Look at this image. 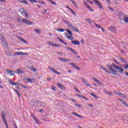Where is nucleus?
Segmentation results:
<instances>
[{
  "label": "nucleus",
  "instance_id": "e433bc0d",
  "mask_svg": "<svg viewBox=\"0 0 128 128\" xmlns=\"http://www.w3.org/2000/svg\"><path fill=\"white\" fill-rule=\"evenodd\" d=\"M29 2H32V4H33V2H36V0H28Z\"/></svg>",
  "mask_w": 128,
  "mask_h": 128
},
{
  "label": "nucleus",
  "instance_id": "79ce46f5",
  "mask_svg": "<svg viewBox=\"0 0 128 128\" xmlns=\"http://www.w3.org/2000/svg\"><path fill=\"white\" fill-rule=\"evenodd\" d=\"M36 34H40V31L38 29L36 30Z\"/></svg>",
  "mask_w": 128,
  "mask_h": 128
},
{
  "label": "nucleus",
  "instance_id": "c756f323",
  "mask_svg": "<svg viewBox=\"0 0 128 128\" xmlns=\"http://www.w3.org/2000/svg\"><path fill=\"white\" fill-rule=\"evenodd\" d=\"M16 72L17 74H22V72H24L22 70L19 69V70H17Z\"/></svg>",
  "mask_w": 128,
  "mask_h": 128
},
{
  "label": "nucleus",
  "instance_id": "6e6d98bb",
  "mask_svg": "<svg viewBox=\"0 0 128 128\" xmlns=\"http://www.w3.org/2000/svg\"><path fill=\"white\" fill-rule=\"evenodd\" d=\"M82 98H84L86 100H88L86 98V96H82Z\"/></svg>",
  "mask_w": 128,
  "mask_h": 128
},
{
  "label": "nucleus",
  "instance_id": "412c9836",
  "mask_svg": "<svg viewBox=\"0 0 128 128\" xmlns=\"http://www.w3.org/2000/svg\"><path fill=\"white\" fill-rule=\"evenodd\" d=\"M72 30H74L75 32H79L78 29V28H76V26H73L72 28Z\"/></svg>",
  "mask_w": 128,
  "mask_h": 128
},
{
  "label": "nucleus",
  "instance_id": "13d9d810",
  "mask_svg": "<svg viewBox=\"0 0 128 128\" xmlns=\"http://www.w3.org/2000/svg\"><path fill=\"white\" fill-rule=\"evenodd\" d=\"M91 96H96V94L92 92H91Z\"/></svg>",
  "mask_w": 128,
  "mask_h": 128
},
{
  "label": "nucleus",
  "instance_id": "864d4df0",
  "mask_svg": "<svg viewBox=\"0 0 128 128\" xmlns=\"http://www.w3.org/2000/svg\"><path fill=\"white\" fill-rule=\"evenodd\" d=\"M119 100L120 102H122V104H123L124 102V100Z\"/></svg>",
  "mask_w": 128,
  "mask_h": 128
},
{
  "label": "nucleus",
  "instance_id": "4c0bfd02",
  "mask_svg": "<svg viewBox=\"0 0 128 128\" xmlns=\"http://www.w3.org/2000/svg\"><path fill=\"white\" fill-rule=\"evenodd\" d=\"M114 62L116 64H118V66H122V64H121L120 62H116V60H114Z\"/></svg>",
  "mask_w": 128,
  "mask_h": 128
},
{
  "label": "nucleus",
  "instance_id": "58836bf2",
  "mask_svg": "<svg viewBox=\"0 0 128 128\" xmlns=\"http://www.w3.org/2000/svg\"><path fill=\"white\" fill-rule=\"evenodd\" d=\"M95 25L96 28H102V27H100L98 24H95Z\"/></svg>",
  "mask_w": 128,
  "mask_h": 128
},
{
  "label": "nucleus",
  "instance_id": "680f3d73",
  "mask_svg": "<svg viewBox=\"0 0 128 128\" xmlns=\"http://www.w3.org/2000/svg\"><path fill=\"white\" fill-rule=\"evenodd\" d=\"M106 2H108V4H111L110 0H106Z\"/></svg>",
  "mask_w": 128,
  "mask_h": 128
},
{
  "label": "nucleus",
  "instance_id": "72a5a7b5",
  "mask_svg": "<svg viewBox=\"0 0 128 128\" xmlns=\"http://www.w3.org/2000/svg\"><path fill=\"white\" fill-rule=\"evenodd\" d=\"M5 54H6V56H10V52H8V51H6L5 52Z\"/></svg>",
  "mask_w": 128,
  "mask_h": 128
},
{
  "label": "nucleus",
  "instance_id": "3c124183",
  "mask_svg": "<svg viewBox=\"0 0 128 128\" xmlns=\"http://www.w3.org/2000/svg\"><path fill=\"white\" fill-rule=\"evenodd\" d=\"M31 70H32V72H36V69L32 67V69H31Z\"/></svg>",
  "mask_w": 128,
  "mask_h": 128
},
{
  "label": "nucleus",
  "instance_id": "c03bdc74",
  "mask_svg": "<svg viewBox=\"0 0 128 128\" xmlns=\"http://www.w3.org/2000/svg\"><path fill=\"white\" fill-rule=\"evenodd\" d=\"M106 94H108V96H112V92H110V91H108L107 92H106Z\"/></svg>",
  "mask_w": 128,
  "mask_h": 128
},
{
  "label": "nucleus",
  "instance_id": "dca6fc26",
  "mask_svg": "<svg viewBox=\"0 0 128 128\" xmlns=\"http://www.w3.org/2000/svg\"><path fill=\"white\" fill-rule=\"evenodd\" d=\"M92 80H94V82H96L98 84H102V83L100 82L98 80L96 79V78H92Z\"/></svg>",
  "mask_w": 128,
  "mask_h": 128
},
{
  "label": "nucleus",
  "instance_id": "393cba45",
  "mask_svg": "<svg viewBox=\"0 0 128 128\" xmlns=\"http://www.w3.org/2000/svg\"><path fill=\"white\" fill-rule=\"evenodd\" d=\"M72 114H74V116H78V118H82L80 115L76 112H72Z\"/></svg>",
  "mask_w": 128,
  "mask_h": 128
},
{
  "label": "nucleus",
  "instance_id": "f03ea898",
  "mask_svg": "<svg viewBox=\"0 0 128 128\" xmlns=\"http://www.w3.org/2000/svg\"><path fill=\"white\" fill-rule=\"evenodd\" d=\"M19 22H22L24 24H28V26L34 25V24L28 20H26V18H18V19Z\"/></svg>",
  "mask_w": 128,
  "mask_h": 128
},
{
  "label": "nucleus",
  "instance_id": "bb28decb",
  "mask_svg": "<svg viewBox=\"0 0 128 128\" xmlns=\"http://www.w3.org/2000/svg\"><path fill=\"white\" fill-rule=\"evenodd\" d=\"M12 72H13L12 70H6V74H12Z\"/></svg>",
  "mask_w": 128,
  "mask_h": 128
},
{
  "label": "nucleus",
  "instance_id": "052dcab7",
  "mask_svg": "<svg viewBox=\"0 0 128 128\" xmlns=\"http://www.w3.org/2000/svg\"><path fill=\"white\" fill-rule=\"evenodd\" d=\"M86 2H90V4H92V2H90V0H85Z\"/></svg>",
  "mask_w": 128,
  "mask_h": 128
},
{
  "label": "nucleus",
  "instance_id": "5701e85b",
  "mask_svg": "<svg viewBox=\"0 0 128 128\" xmlns=\"http://www.w3.org/2000/svg\"><path fill=\"white\" fill-rule=\"evenodd\" d=\"M56 30H57L58 32H64V30L62 28L56 29Z\"/></svg>",
  "mask_w": 128,
  "mask_h": 128
},
{
  "label": "nucleus",
  "instance_id": "4468645a",
  "mask_svg": "<svg viewBox=\"0 0 128 128\" xmlns=\"http://www.w3.org/2000/svg\"><path fill=\"white\" fill-rule=\"evenodd\" d=\"M108 28L112 32H116V27L111 26Z\"/></svg>",
  "mask_w": 128,
  "mask_h": 128
},
{
  "label": "nucleus",
  "instance_id": "9b49d317",
  "mask_svg": "<svg viewBox=\"0 0 128 128\" xmlns=\"http://www.w3.org/2000/svg\"><path fill=\"white\" fill-rule=\"evenodd\" d=\"M72 44H75V46H79L80 44V42L78 40H72Z\"/></svg>",
  "mask_w": 128,
  "mask_h": 128
},
{
  "label": "nucleus",
  "instance_id": "6e6552de",
  "mask_svg": "<svg viewBox=\"0 0 128 128\" xmlns=\"http://www.w3.org/2000/svg\"><path fill=\"white\" fill-rule=\"evenodd\" d=\"M81 80H82V82H84V84H86V86H90V84H88V80H86V79H84V78H82Z\"/></svg>",
  "mask_w": 128,
  "mask_h": 128
},
{
  "label": "nucleus",
  "instance_id": "b1692460",
  "mask_svg": "<svg viewBox=\"0 0 128 128\" xmlns=\"http://www.w3.org/2000/svg\"><path fill=\"white\" fill-rule=\"evenodd\" d=\"M19 40H21L22 42H24V44H28V42L26 41V40H24L22 38V37H20L19 38Z\"/></svg>",
  "mask_w": 128,
  "mask_h": 128
},
{
  "label": "nucleus",
  "instance_id": "7ed1b4c3",
  "mask_svg": "<svg viewBox=\"0 0 128 128\" xmlns=\"http://www.w3.org/2000/svg\"><path fill=\"white\" fill-rule=\"evenodd\" d=\"M30 104L32 106H42L44 104V103L40 102V101H32L30 102Z\"/></svg>",
  "mask_w": 128,
  "mask_h": 128
},
{
  "label": "nucleus",
  "instance_id": "a18cd8bd",
  "mask_svg": "<svg viewBox=\"0 0 128 128\" xmlns=\"http://www.w3.org/2000/svg\"><path fill=\"white\" fill-rule=\"evenodd\" d=\"M69 28H72V26H74L72 25V24H68Z\"/></svg>",
  "mask_w": 128,
  "mask_h": 128
},
{
  "label": "nucleus",
  "instance_id": "f257e3e1",
  "mask_svg": "<svg viewBox=\"0 0 128 128\" xmlns=\"http://www.w3.org/2000/svg\"><path fill=\"white\" fill-rule=\"evenodd\" d=\"M122 66H124L126 69H128V63L125 64H122L121 66H118L114 64H112L111 65L107 64V67L108 70H110L112 74L114 76H116V74H118V72L120 74H122V72H124V69ZM112 68H116V70H114Z\"/></svg>",
  "mask_w": 128,
  "mask_h": 128
},
{
  "label": "nucleus",
  "instance_id": "a19ab883",
  "mask_svg": "<svg viewBox=\"0 0 128 128\" xmlns=\"http://www.w3.org/2000/svg\"><path fill=\"white\" fill-rule=\"evenodd\" d=\"M122 104H124L125 106H126V108H128V103L124 102H123Z\"/></svg>",
  "mask_w": 128,
  "mask_h": 128
},
{
  "label": "nucleus",
  "instance_id": "7c9ffc66",
  "mask_svg": "<svg viewBox=\"0 0 128 128\" xmlns=\"http://www.w3.org/2000/svg\"><path fill=\"white\" fill-rule=\"evenodd\" d=\"M2 42L4 43L3 44H4V46H8V43H6V40H2Z\"/></svg>",
  "mask_w": 128,
  "mask_h": 128
},
{
  "label": "nucleus",
  "instance_id": "e2e57ef3",
  "mask_svg": "<svg viewBox=\"0 0 128 128\" xmlns=\"http://www.w3.org/2000/svg\"><path fill=\"white\" fill-rule=\"evenodd\" d=\"M66 8H68V10H72V8H70L68 6H66Z\"/></svg>",
  "mask_w": 128,
  "mask_h": 128
},
{
  "label": "nucleus",
  "instance_id": "ddd939ff",
  "mask_svg": "<svg viewBox=\"0 0 128 128\" xmlns=\"http://www.w3.org/2000/svg\"><path fill=\"white\" fill-rule=\"evenodd\" d=\"M114 94L116 96H126V95L124 94L120 93V92H117L116 91H114Z\"/></svg>",
  "mask_w": 128,
  "mask_h": 128
},
{
  "label": "nucleus",
  "instance_id": "774afa93",
  "mask_svg": "<svg viewBox=\"0 0 128 128\" xmlns=\"http://www.w3.org/2000/svg\"><path fill=\"white\" fill-rule=\"evenodd\" d=\"M10 74H10L11 76H14V73L12 72V73H10Z\"/></svg>",
  "mask_w": 128,
  "mask_h": 128
},
{
  "label": "nucleus",
  "instance_id": "f8f14e48",
  "mask_svg": "<svg viewBox=\"0 0 128 128\" xmlns=\"http://www.w3.org/2000/svg\"><path fill=\"white\" fill-rule=\"evenodd\" d=\"M58 59L60 60V62H70V60L68 59H66L64 58H62L60 57H58Z\"/></svg>",
  "mask_w": 128,
  "mask_h": 128
},
{
  "label": "nucleus",
  "instance_id": "aec40b11",
  "mask_svg": "<svg viewBox=\"0 0 128 128\" xmlns=\"http://www.w3.org/2000/svg\"><path fill=\"white\" fill-rule=\"evenodd\" d=\"M67 48L68 50H70L72 51V52H73L74 54H78V53L76 52V51H74V50L72 48Z\"/></svg>",
  "mask_w": 128,
  "mask_h": 128
},
{
  "label": "nucleus",
  "instance_id": "f3484780",
  "mask_svg": "<svg viewBox=\"0 0 128 128\" xmlns=\"http://www.w3.org/2000/svg\"><path fill=\"white\" fill-rule=\"evenodd\" d=\"M58 86L60 88H61V90H66V87H64L62 84L58 83Z\"/></svg>",
  "mask_w": 128,
  "mask_h": 128
},
{
  "label": "nucleus",
  "instance_id": "2f4dec72",
  "mask_svg": "<svg viewBox=\"0 0 128 128\" xmlns=\"http://www.w3.org/2000/svg\"><path fill=\"white\" fill-rule=\"evenodd\" d=\"M57 40H59V42H62V43H64V41L62 40V38H60V37H58V38H57Z\"/></svg>",
  "mask_w": 128,
  "mask_h": 128
},
{
  "label": "nucleus",
  "instance_id": "0e129e2a",
  "mask_svg": "<svg viewBox=\"0 0 128 128\" xmlns=\"http://www.w3.org/2000/svg\"><path fill=\"white\" fill-rule=\"evenodd\" d=\"M32 118H34V120H36V118L34 116H32Z\"/></svg>",
  "mask_w": 128,
  "mask_h": 128
},
{
  "label": "nucleus",
  "instance_id": "a211bd4d",
  "mask_svg": "<svg viewBox=\"0 0 128 128\" xmlns=\"http://www.w3.org/2000/svg\"><path fill=\"white\" fill-rule=\"evenodd\" d=\"M9 83L12 86H18V84L16 83V82H14L12 80H9Z\"/></svg>",
  "mask_w": 128,
  "mask_h": 128
},
{
  "label": "nucleus",
  "instance_id": "8fccbe9b",
  "mask_svg": "<svg viewBox=\"0 0 128 128\" xmlns=\"http://www.w3.org/2000/svg\"><path fill=\"white\" fill-rule=\"evenodd\" d=\"M71 66H72L73 68H76V66L74 64H70Z\"/></svg>",
  "mask_w": 128,
  "mask_h": 128
},
{
  "label": "nucleus",
  "instance_id": "20e7f679",
  "mask_svg": "<svg viewBox=\"0 0 128 128\" xmlns=\"http://www.w3.org/2000/svg\"><path fill=\"white\" fill-rule=\"evenodd\" d=\"M1 116L2 117L4 122V124L6 125V128H8V122H6V112H4V111L2 112Z\"/></svg>",
  "mask_w": 128,
  "mask_h": 128
},
{
  "label": "nucleus",
  "instance_id": "ea45409f",
  "mask_svg": "<svg viewBox=\"0 0 128 128\" xmlns=\"http://www.w3.org/2000/svg\"><path fill=\"white\" fill-rule=\"evenodd\" d=\"M108 10H112V12H114V8L110 6H108Z\"/></svg>",
  "mask_w": 128,
  "mask_h": 128
},
{
  "label": "nucleus",
  "instance_id": "09e8293b",
  "mask_svg": "<svg viewBox=\"0 0 128 128\" xmlns=\"http://www.w3.org/2000/svg\"><path fill=\"white\" fill-rule=\"evenodd\" d=\"M103 70H105V72H107V74H110V72H108V70H106V68H104Z\"/></svg>",
  "mask_w": 128,
  "mask_h": 128
},
{
  "label": "nucleus",
  "instance_id": "0eeeda50",
  "mask_svg": "<svg viewBox=\"0 0 128 128\" xmlns=\"http://www.w3.org/2000/svg\"><path fill=\"white\" fill-rule=\"evenodd\" d=\"M28 56V53H24V52H15L14 56Z\"/></svg>",
  "mask_w": 128,
  "mask_h": 128
},
{
  "label": "nucleus",
  "instance_id": "39448f33",
  "mask_svg": "<svg viewBox=\"0 0 128 128\" xmlns=\"http://www.w3.org/2000/svg\"><path fill=\"white\" fill-rule=\"evenodd\" d=\"M46 44L48 46H55L56 48H58V46H60L58 44H56L54 43V42L48 41L46 42Z\"/></svg>",
  "mask_w": 128,
  "mask_h": 128
},
{
  "label": "nucleus",
  "instance_id": "1a4fd4ad",
  "mask_svg": "<svg viewBox=\"0 0 128 128\" xmlns=\"http://www.w3.org/2000/svg\"><path fill=\"white\" fill-rule=\"evenodd\" d=\"M83 3H84V4L85 6H86L87 8L89 9L90 12H94V9L92 8V6H89L88 4H86V2H84Z\"/></svg>",
  "mask_w": 128,
  "mask_h": 128
},
{
  "label": "nucleus",
  "instance_id": "473e14b6",
  "mask_svg": "<svg viewBox=\"0 0 128 128\" xmlns=\"http://www.w3.org/2000/svg\"><path fill=\"white\" fill-rule=\"evenodd\" d=\"M66 30L68 32V34H69V36H72V32L70 30Z\"/></svg>",
  "mask_w": 128,
  "mask_h": 128
},
{
  "label": "nucleus",
  "instance_id": "de8ad7c7",
  "mask_svg": "<svg viewBox=\"0 0 128 128\" xmlns=\"http://www.w3.org/2000/svg\"><path fill=\"white\" fill-rule=\"evenodd\" d=\"M20 86H22V88H27L26 86H24V85L21 84Z\"/></svg>",
  "mask_w": 128,
  "mask_h": 128
},
{
  "label": "nucleus",
  "instance_id": "603ef678",
  "mask_svg": "<svg viewBox=\"0 0 128 128\" xmlns=\"http://www.w3.org/2000/svg\"><path fill=\"white\" fill-rule=\"evenodd\" d=\"M39 4H46V2H38Z\"/></svg>",
  "mask_w": 128,
  "mask_h": 128
},
{
  "label": "nucleus",
  "instance_id": "a878e982",
  "mask_svg": "<svg viewBox=\"0 0 128 128\" xmlns=\"http://www.w3.org/2000/svg\"><path fill=\"white\" fill-rule=\"evenodd\" d=\"M49 70H51L52 72H54L56 74V70L54 68H52L50 67H48Z\"/></svg>",
  "mask_w": 128,
  "mask_h": 128
},
{
  "label": "nucleus",
  "instance_id": "69168bd1",
  "mask_svg": "<svg viewBox=\"0 0 128 128\" xmlns=\"http://www.w3.org/2000/svg\"><path fill=\"white\" fill-rule=\"evenodd\" d=\"M16 94H18V96H20V93L18 92L16 90Z\"/></svg>",
  "mask_w": 128,
  "mask_h": 128
},
{
  "label": "nucleus",
  "instance_id": "2eb2a0df",
  "mask_svg": "<svg viewBox=\"0 0 128 128\" xmlns=\"http://www.w3.org/2000/svg\"><path fill=\"white\" fill-rule=\"evenodd\" d=\"M118 60L120 62H123V64H128V61L126 60L124 58H118Z\"/></svg>",
  "mask_w": 128,
  "mask_h": 128
},
{
  "label": "nucleus",
  "instance_id": "423d86ee",
  "mask_svg": "<svg viewBox=\"0 0 128 128\" xmlns=\"http://www.w3.org/2000/svg\"><path fill=\"white\" fill-rule=\"evenodd\" d=\"M20 12L22 14V16H24L25 18H28V16L26 11L24 10V8L20 9Z\"/></svg>",
  "mask_w": 128,
  "mask_h": 128
},
{
  "label": "nucleus",
  "instance_id": "5fc2aeb1",
  "mask_svg": "<svg viewBox=\"0 0 128 128\" xmlns=\"http://www.w3.org/2000/svg\"><path fill=\"white\" fill-rule=\"evenodd\" d=\"M64 22H66V24H68H68H70V23L67 21H66V20H64Z\"/></svg>",
  "mask_w": 128,
  "mask_h": 128
},
{
  "label": "nucleus",
  "instance_id": "37998d69",
  "mask_svg": "<svg viewBox=\"0 0 128 128\" xmlns=\"http://www.w3.org/2000/svg\"><path fill=\"white\" fill-rule=\"evenodd\" d=\"M26 80H27V82H32V79L26 78Z\"/></svg>",
  "mask_w": 128,
  "mask_h": 128
},
{
  "label": "nucleus",
  "instance_id": "c9c22d12",
  "mask_svg": "<svg viewBox=\"0 0 128 128\" xmlns=\"http://www.w3.org/2000/svg\"><path fill=\"white\" fill-rule=\"evenodd\" d=\"M86 22H89V24H92V20H90V18H87L86 19Z\"/></svg>",
  "mask_w": 128,
  "mask_h": 128
},
{
  "label": "nucleus",
  "instance_id": "9d476101",
  "mask_svg": "<svg viewBox=\"0 0 128 128\" xmlns=\"http://www.w3.org/2000/svg\"><path fill=\"white\" fill-rule=\"evenodd\" d=\"M96 6H98V8H100V10H104V8L102 7V4H100V2H98V0H96Z\"/></svg>",
  "mask_w": 128,
  "mask_h": 128
},
{
  "label": "nucleus",
  "instance_id": "4d7b16f0",
  "mask_svg": "<svg viewBox=\"0 0 128 128\" xmlns=\"http://www.w3.org/2000/svg\"><path fill=\"white\" fill-rule=\"evenodd\" d=\"M77 108H80V104H75Z\"/></svg>",
  "mask_w": 128,
  "mask_h": 128
},
{
  "label": "nucleus",
  "instance_id": "f704fd0d",
  "mask_svg": "<svg viewBox=\"0 0 128 128\" xmlns=\"http://www.w3.org/2000/svg\"><path fill=\"white\" fill-rule=\"evenodd\" d=\"M70 11H71V12H72V14L74 16H76V12H74V10H72V9L70 10Z\"/></svg>",
  "mask_w": 128,
  "mask_h": 128
},
{
  "label": "nucleus",
  "instance_id": "cd10ccee",
  "mask_svg": "<svg viewBox=\"0 0 128 128\" xmlns=\"http://www.w3.org/2000/svg\"><path fill=\"white\" fill-rule=\"evenodd\" d=\"M66 36L69 40H72L74 39V36H72V35L70 36Z\"/></svg>",
  "mask_w": 128,
  "mask_h": 128
},
{
  "label": "nucleus",
  "instance_id": "4be33fe9",
  "mask_svg": "<svg viewBox=\"0 0 128 128\" xmlns=\"http://www.w3.org/2000/svg\"><path fill=\"white\" fill-rule=\"evenodd\" d=\"M70 2H72V4H74V6L75 8H78V5L76 4V2L72 0H70Z\"/></svg>",
  "mask_w": 128,
  "mask_h": 128
},
{
  "label": "nucleus",
  "instance_id": "49530a36",
  "mask_svg": "<svg viewBox=\"0 0 128 128\" xmlns=\"http://www.w3.org/2000/svg\"><path fill=\"white\" fill-rule=\"evenodd\" d=\"M56 86H52V90H56Z\"/></svg>",
  "mask_w": 128,
  "mask_h": 128
},
{
  "label": "nucleus",
  "instance_id": "c85d7f7f",
  "mask_svg": "<svg viewBox=\"0 0 128 128\" xmlns=\"http://www.w3.org/2000/svg\"><path fill=\"white\" fill-rule=\"evenodd\" d=\"M20 2H21V4H28V1H26V0H22Z\"/></svg>",
  "mask_w": 128,
  "mask_h": 128
},
{
  "label": "nucleus",
  "instance_id": "6ab92c4d",
  "mask_svg": "<svg viewBox=\"0 0 128 128\" xmlns=\"http://www.w3.org/2000/svg\"><path fill=\"white\" fill-rule=\"evenodd\" d=\"M123 20L124 22L128 23V16H124L123 18Z\"/></svg>",
  "mask_w": 128,
  "mask_h": 128
},
{
  "label": "nucleus",
  "instance_id": "338daca9",
  "mask_svg": "<svg viewBox=\"0 0 128 128\" xmlns=\"http://www.w3.org/2000/svg\"><path fill=\"white\" fill-rule=\"evenodd\" d=\"M55 74H60V73L56 71V72H55Z\"/></svg>",
  "mask_w": 128,
  "mask_h": 128
},
{
  "label": "nucleus",
  "instance_id": "bf43d9fd",
  "mask_svg": "<svg viewBox=\"0 0 128 128\" xmlns=\"http://www.w3.org/2000/svg\"><path fill=\"white\" fill-rule=\"evenodd\" d=\"M14 126L15 128H18V126H16V123H14Z\"/></svg>",
  "mask_w": 128,
  "mask_h": 128
}]
</instances>
